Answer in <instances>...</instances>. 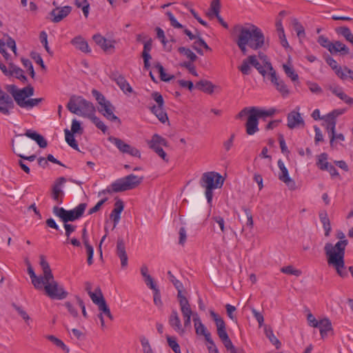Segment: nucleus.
<instances>
[{
    "label": "nucleus",
    "mask_w": 353,
    "mask_h": 353,
    "mask_svg": "<svg viewBox=\"0 0 353 353\" xmlns=\"http://www.w3.org/2000/svg\"><path fill=\"white\" fill-rule=\"evenodd\" d=\"M44 290L46 295L52 299L62 300L65 299L68 294L63 286L59 285L56 281L46 283Z\"/></svg>",
    "instance_id": "9"
},
{
    "label": "nucleus",
    "mask_w": 353,
    "mask_h": 353,
    "mask_svg": "<svg viewBox=\"0 0 353 353\" xmlns=\"http://www.w3.org/2000/svg\"><path fill=\"white\" fill-rule=\"evenodd\" d=\"M90 119L96 125V127L101 130L103 133H105L107 132V126L95 114L93 117H92Z\"/></svg>",
    "instance_id": "51"
},
{
    "label": "nucleus",
    "mask_w": 353,
    "mask_h": 353,
    "mask_svg": "<svg viewBox=\"0 0 353 353\" xmlns=\"http://www.w3.org/2000/svg\"><path fill=\"white\" fill-rule=\"evenodd\" d=\"M210 314L214 321L215 322L216 326L217 335L219 336L220 340L224 345L225 347L230 346L232 345V342L229 338V336L226 332L225 323L223 319L219 316L216 313H215L213 310L210 311Z\"/></svg>",
    "instance_id": "7"
},
{
    "label": "nucleus",
    "mask_w": 353,
    "mask_h": 353,
    "mask_svg": "<svg viewBox=\"0 0 353 353\" xmlns=\"http://www.w3.org/2000/svg\"><path fill=\"white\" fill-rule=\"evenodd\" d=\"M224 179L217 172H208L202 174L199 183L202 188H205V196L209 203L212 200V190L221 188Z\"/></svg>",
    "instance_id": "4"
},
{
    "label": "nucleus",
    "mask_w": 353,
    "mask_h": 353,
    "mask_svg": "<svg viewBox=\"0 0 353 353\" xmlns=\"http://www.w3.org/2000/svg\"><path fill=\"white\" fill-rule=\"evenodd\" d=\"M278 166L281 170V173L279 174V179L280 181H283L290 177L288 170L281 160L278 161Z\"/></svg>",
    "instance_id": "50"
},
{
    "label": "nucleus",
    "mask_w": 353,
    "mask_h": 353,
    "mask_svg": "<svg viewBox=\"0 0 353 353\" xmlns=\"http://www.w3.org/2000/svg\"><path fill=\"white\" fill-rule=\"evenodd\" d=\"M67 181V179L61 176L57 178L52 186L51 197L58 204L63 203L64 192L62 190V185Z\"/></svg>",
    "instance_id": "11"
},
{
    "label": "nucleus",
    "mask_w": 353,
    "mask_h": 353,
    "mask_svg": "<svg viewBox=\"0 0 353 353\" xmlns=\"http://www.w3.org/2000/svg\"><path fill=\"white\" fill-rule=\"evenodd\" d=\"M94 41L101 47V48L105 52L112 53L114 50V41L106 39L100 34H94L92 37Z\"/></svg>",
    "instance_id": "15"
},
{
    "label": "nucleus",
    "mask_w": 353,
    "mask_h": 353,
    "mask_svg": "<svg viewBox=\"0 0 353 353\" xmlns=\"http://www.w3.org/2000/svg\"><path fill=\"white\" fill-rule=\"evenodd\" d=\"M292 25L299 38L301 39L305 37V29L296 19L294 18L292 20Z\"/></svg>",
    "instance_id": "40"
},
{
    "label": "nucleus",
    "mask_w": 353,
    "mask_h": 353,
    "mask_svg": "<svg viewBox=\"0 0 353 353\" xmlns=\"http://www.w3.org/2000/svg\"><path fill=\"white\" fill-rule=\"evenodd\" d=\"M66 108L70 112L89 119L96 112V108L93 103L80 96H72L67 103Z\"/></svg>",
    "instance_id": "3"
},
{
    "label": "nucleus",
    "mask_w": 353,
    "mask_h": 353,
    "mask_svg": "<svg viewBox=\"0 0 353 353\" xmlns=\"http://www.w3.org/2000/svg\"><path fill=\"white\" fill-rule=\"evenodd\" d=\"M87 204L85 203H81L74 209L70 210H67L63 208L54 206L52 212L56 216L59 217L63 223H66L80 219L83 216Z\"/></svg>",
    "instance_id": "6"
},
{
    "label": "nucleus",
    "mask_w": 353,
    "mask_h": 353,
    "mask_svg": "<svg viewBox=\"0 0 353 353\" xmlns=\"http://www.w3.org/2000/svg\"><path fill=\"white\" fill-rule=\"evenodd\" d=\"M283 68L287 77H289L293 82L299 81V75L297 73H296L292 66L288 64H283Z\"/></svg>",
    "instance_id": "38"
},
{
    "label": "nucleus",
    "mask_w": 353,
    "mask_h": 353,
    "mask_svg": "<svg viewBox=\"0 0 353 353\" xmlns=\"http://www.w3.org/2000/svg\"><path fill=\"white\" fill-rule=\"evenodd\" d=\"M73 134H83V129L81 126V123L76 119H73L72 121L71 130H70Z\"/></svg>",
    "instance_id": "57"
},
{
    "label": "nucleus",
    "mask_w": 353,
    "mask_h": 353,
    "mask_svg": "<svg viewBox=\"0 0 353 353\" xmlns=\"http://www.w3.org/2000/svg\"><path fill=\"white\" fill-rule=\"evenodd\" d=\"M108 139L111 143L116 145L121 152L128 154L132 157L141 158V152L137 148L125 143L123 140L119 138L110 137Z\"/></svg>",
    "instance_id": "10"
},
{
    "label": "nucleus",
    "mask_w": 353,
    "mask_h": 353,
    "mask_svg": "<svg viewBox=\"0 0 353 353\" xmlns=\"http://www.w3.org/2000/svg\"><path fill=\"white\" fill-rule=\"evenodd\" d=\"M232 34L236 36L234 41L243 55L247 54V46L256 50L265 45V36L262 30L252 24L248 27L236 24L232 30Z\"/></svg>",
    "instance_id": "1"
},
{
    "label": "nucleus",
    "mask_w": 353,
    "mask_h": 353,
    "mask_svg": "<svg viewBox=\"0 0 353 353\" xmlns=\"http://www.w3.org/2000/svg\"><path fill=\"white\" fill-rule=\"evenodd\" d=\"M264 332L267 338L270 340L272 345H275L276 349L281 347V343L279 340L274 336L273 330L270 325H265Z\"/></svg>",
    "instance_id": "35"
},
{
    "label": "nucleus",
    "mask_w": 353,
    "mask_h": 353,
    "mask_svg": "<svg viewBox=\"0 0 353 353\" xmlns=\"http://www.w3.org/2000/svg\"><path fill=\"white\" fill-rule=\"evenodd\" d=\"M177 298L182 314L192 312L188 300L184 295L182 294V292L181 291L179 292L177 294Z\"/></svg>",
    "instance_id": "32"
},
{
    "label": "nucleus",
    "mask_w": 353,
    "mask_h": 353,
    "mask_svg": "<svg viewBox=\"0 0 353 353\" xmlns=\"http://www.w3.org/2000/svg\"><path fill=\"white\" fill-rule=\"evenodd\" d=\"M216 87L211 81L208 80H201L196 83L197 89L208 94H212Z\"/></svg>",
    "instance_id": "29"
},
{
    "label": "nucleus",
    "mask_w": 353,
    "mask_h": 353,
    "mask_svg": "<svg viewBox=\"0 0 353 353\" xmlns=\"http://www.w3.org/2000/svg\"><path fill=\"white\" fill-rule=\"evenodd\" d=\"M71 43L78 50L83 52H90L91 50L88 42L81 36H77L71 40Z\"/></svg>",
    "instance_id": "27"
},
{
    "label": "nucleus",
    "mask_w": 353,
    "mask_h": 353,
    "mask_svg": "<svg viewBox=\"0 0 353 353\" xmlns=\"http://www.w3.org/2000/svg\"><path fill=\"white\" fill-rule=\"evenodd\" d=\"M194 62L191 61H184L183 63H181L179 65L182 68H186L190 74H192L194 77H198V73L196 71V68L194 65L193 64Z\"/></svg>",
    "instance_id": "53"
},
{
    "label": "nucleus",
    "mask_w": 353,
    "mask_h": 353,
    "mask_svg": "<svg viewBox=\"0 0 353 353\" xmlns=\"http://www.w3.org/2000/svg\"><path fill=\"white\" fill-rule=\"evenodd\" d=\"M221 8L220 0H212L210 3V10L212 13H208L209 17L219 14Z\"/></svg>",
    "instance_id": "54"
},
{
    "label": "nucleus",
    "mask_w": 353,
    "mask_h": 353,
    "mask_svg": "<svg viewBox=\"0 0 353 353\" xmlns=\"http://www.w3.org/2000/svg\"><path fill=\"white\" fill-rule=\"evenodd\" d=\"M47 338L51 342H52L54 344H55L57 347L61 348L63 350L65 351L66 352H69V348L59 339L55 337L53 335H49L47 336Z\"/></svg>",
    "instance_id": "49"
},
{
    "label": "nucleus",
    "mask_w": 353,
    "mask_h": 353,
    "mask_svg": "<svg viewBox=\"0 0 353 353\" xmlns=\"http://www.w3.org/2000/svg\"><path fill=\"white\" fill-rule=\"evenodd\" d=\"M300 107L297 106L295 110L290 112L287 117L288 127L290 129L299 128V126L304 127L305 122L299 113Z\"/></svg>",
    "instance_id": "12"
},
{
    "label": "nucleus",
    "mask_w": 353,
    "mask_h": 353,
    "mask_svg": "<svg viewBox=\"0 0 353 353\" xmlns=\"http://www.w3.org/2000/svg\"><path fill=\"white\" fill-rule=\"evenodd\" d=\"M281 272L286 274L294 275L296 276H299L302 274L300 270L294 269L292 265L283 267L281 269Z\"/></svg>",
    "instance_id": "47"
},
{
    "label": "nucleus",
    "mask_w": 353,
    "mask_h": 353,
    "mask_svg": "<svg viewBox=\"0 0 353 353\" xmlns=\"http://www.w3.org/2000/svg\"><path fill=\"white\" fill-rule=\"evenodd\" d=\"M178 52L184 56H185L189 61L191 62H194L197 59V56L190 49L185 47H179L178 48Z\"/></svg>",
    "instance_id": "42"
},
{
    "label": "nucleus",
    "mask_w": 353,
    "mask_h": 353,
    "mask_svg": "<svg viewBox=\"0 0 353 353\" xmlns=\"http://www.w3.org/2000/svg\"><path fill=\"white\" fill-rule=\"evenodd\" d=\"M65 141L73 149L79 150L78 144L74 139V134L72 133L68 129L64 130Z\"/></svg>",
    "instance_id": "39"
},
{
    "label": "nucleus",
    "mask_w": 353,
    "mask_h": 353,
    "mask_svg": "<svg viewBox=\"0 0 353 353\" xmlns=\"http://www.w3.org/2000/svg\"><path fill=\"white\" fill-rule=\"evenodd\" d=\"M259 57L261 59L263 60V65H261L259 61L258 60L256 59V57L255 55H251V56H249L248 57V60H249V62L250 63L254 66L258 71L259 72L262 74L263 77L265 76V74H267V72L266 70H268L266 67H265V63L266 62H269L268 61H267V56L263 54H259Z\"/></svg>",
    "instance_id": "19"
},
{
    "label": "nucleus",
    "mask_w": 353,
    "mask_h": 353,
    "mask_svg": "<svg viewBox=\"0 0 353 353\" xmlns=\"http://www.w3.org/2000/svg\"><path fill=\"white\" fill-rule=\"evenodd\" d=\"M11 305L18 312L21 317L25 321L26 324L29 325V321L30 320V317L24 310V309L21 306L17 305L15 303H12Z\"/></svg>",
    "instance_id": "44"
},
{
    "label": "nucleus",
    "mask_w": 353,
    "mask_h": 353,
    "mask_svg": "<svg viewBox=\"0 0 353 353\" xmlns=\"http://www.w3.org/2000/svg\"><path fill=\"white\" fill-rule=\"evenodd\" d=\"M166 338L168 345L170 346V347L172 348V350L174 352H176L177 351L180 350V346L177 343L175 337L167 336Z\"/></svg>",
    "instance_id": "58"
},
{
    "label": "nucleus",
    "mask_w": 353,
    "mask_h": 353,
    "mask_svg": "<svg viewBox=\"0 0 353 353\" xmlns=\"http://www.w3.org/2000/svg\"><path fill=\"white\" fill-rule=\"evenodd\" d=\"M195 332L197 335L203 336L205 340H209L211 337V334L209 332L205 326L202 323H199L194 326Z\"/></svg>",
    "instance_id": "43"
},
{
    "label": "nucleus",
    "mask_w": 353,
    "mask_h": 353,
    "mask_svg": "<svg viewBox=\"0 0 353 353\" xmlns=\"http://www.w3.org/2000/svg\"><path fill=\"white\" fill-rule=\"evenodd\" d=\"M192 48L196 51L200 55H203V52L201 50V47L204 48L206 50L211 52L212 48L206 43V42L201 37V36L196 39L192 46Z\"/></svg>",
    "instance_id": "36"
},
{
    "label": "nucleus",
    "mask_w": 353,
    "mask_h": 353,
    "mask_svg": "<svg viewBox=\"0 0 353 353\" xmlns=\"http://www.w3.org/2000/svg\"><path fill=\"white\" fill-rule=\"evenodd\" d=\"M252 111L253 112L252 114L254 115L257 119L263 117H272L276 112V110L274 108L265 110L254 106L252 107Z\"/></svg>",
    "instance_id": "34"
},
{
    "label": "nucleus",
    "mask_w": 353,
    "mask_h": 353,
    "mask_svg": "<svg viewBox=\"0 0 353 353\" xmlns=\"http://www.w3.org/2000/svg\"><path fill=\"white\" fill-rule=\"evenodd\" d=\"M149 142L153 143L154 144L157 143L158 145L168 146L167 140L157 134H154Z\"/></svg>",
    "instance_id": "59"
},
{
    "label": "nucleus",
    "mask_w": 353,
    "mask_h": 353,
    "mask_svg": "<svg viewBox=\"0 0 353 353\" xmlns=\"http://www.w3.org/2000/svg\"><path fill=\"white\" fill-rule=\"evenodd\" d=\"M21 61L23 65L29 71L30 77L34 78L35 72L32 62L28 59L26 58H21Z\"/></svg>",
    "instance_id": "56"
},
{
    "label": "nucleus",
    "mask_w": 353,
    "mask_h": 353,
    "mask_svg": "<svg viewBox=\"0 0 353 353\" xmlns=\"http://www.w3.org/2000/svg\"><path fill=\"white\" fill-rule=\"evenodd\" d=\"M258 125L259 119H257V118H256L255 116L253 115L252 114L251 115H249V117H248V119L245 125L246 133L248 135L254 134L259 130Z\"/></svg>",
    "instance_id": "25"
},
{
    "label": "nucleus",
    "mask_w": 353,
    "mask_h": 353,
    "mask_svg": "<svg viewBox=\"0 0 353 353\" xmlns=\"http://www.w3.org/2000/svg\"><path fill=\"white\" fill-rule=\"evenodd\" d=\"M155 68L158 70L161 81L168 82L174 78V75H168L165 72L164 68L161 63H157Z\"/></svg>",
    "instance_id": "45"
},
{
    "label": "nucleus",
    "mask_w": 353,
    "mask_h": 353,
    "mask_svg": "<svg viewBox=\"0 0 353 353\" xmlns=\"http://www.w3.org/2000/svg\"><path fill=\"white\" fill-rule=\"evenodd\" d=\"M72 11V7L65 6L62 8H56L53 9L50 15L52 17V21L54 23H58L66 17Z\"/></svg>",
    "instance_id": "17"
},
{
    "label": "nucleus",
    "mask_w": 353,
    "mask_h": 353,
    "mask_svg": "<svg viewBox=\"0 0 353 353\" xmlns=\"http://www.w3.org/2000/svg\"><path fill=\"white\" fill-rule=\"evenodd\" d=\"M84 286H85V290L88 292V295L90 296V299H92V301H93V299H97L99 297V294H98V292H97L95 290V293L92 292V283L89 281H86L84 283Z\"/></svg>",
    "instance_id": "60"
},
{
    "label": "nucleus",
    "mask_w": 353,
    "mask_h": 353,
    "mask_svg": "<svg viewBox=\"0 0 353 353\" xmlns=\"http://www.w3.org/2000/svg\"><path fill=\"white\" fill-rule=\"evenodd\" d=\"M140 341L143 347V353H153L149 341L145 336H141L140 339Z\"/></svg>",
    "instance_id": "63"
},
{
    "label": "nucleus",
    "mask_w": 353,
    "mask_h": 353,
    "mask_svg": "<svg viewBox=\"0 0 353 353\" xmlns=\"http://www.w3.org/2000/svg\"><path fill=\"white\" fill-rule=\"evenodd\" d=\"M92 94L93 97H95L96 100L99 104V108H101L103 106V104H105L106 103L107 101H108V100L105 99V97L100 92L95 89H93L92 90Z\"/></svg>",
    "instance_id": "55"
},
{
    "label": "nucleus",
    "mask_w": 353,
    "mask_h": 353,
    "mask_svg": "<svg viewBox=\"0 0 353 353\" xmlns=\"http://www.w3.org/2000/svg\"><path fill=\"white\" fill-rule=\"evenodd\" d=\"M265 65L270 71L269 79L270 81L274 84L276 89L280 92L283 97H287L290 92L284 81L276 75V71L274 70L270 62H266Z\"/></svg>",
    "instance_id": "8"
},
{
    "label": "nucleus",
    "mask_w": 353,
    "mask_h": 353,
    "mask_svg": "<svg viewBox=\"0 0 353 353\" xmlns=\"http://www.w3.org/2000/svg\"><path fill=\"white\" fill-rule=\"evenodd\" d=\"M96 291L98 292L99 297L97 299H93L92 302L98 306L99 310L101 312L100 313H102V314H105L111 321H112L114 319V317L111 314L108 305L106 303V301L103 297L101 289L98 288L96 289Z\"/></svg>",
    "instance_id": "13"
},
{
    "label": "nucleus",
    "mask_w": 353,
    "mask_h": 353,
    "mask_svg": "<svg viewBox=\"0 0 353 353\" xmlns=\"http://www.w3.org/2000/svg\"><path fill=\"white\" fill-rule=\"evenodd\" d=\"M32 283L36 289L41 290L46 285V281L41 276H35L31 279Z\"/></svg>",
    "instance_id": "61"
},
{
    "label": "nucleus",
    "mask_w": 353,
    "mask_h": 353,
    "mask_svg": "<svg viewBox=\"0 0 353 353\" xmlns=\"http://www.w3.org/2000/svg\"><path fill=\"white\" fill-rule=\"evenodd\" d=\"M316 327L319 328L322 339L325 338L327 332L332 330V323L327 318L320 320Z\"/></svg>",
    "instance_id": "28"
},
{
    "label": "nucleus",
    "mask_w": 353,
    "mask_h": 353,
    "mask_svg": "<svg viewBox=\"0 0 353 353\" xmlns=\"http://www.w3.org/2000/svg\"><path fill=\"white\" fill-rule=\"evenodd\" d=\"M116 253L121 260V265L123 268L128 265V255L125 250V245L123 239L119 238L117 241Z\"/></svg>",
    "instance_id": "20"
},
{
    "label": "nucleus",
    "mask_w": 353,
    "mask_h": 353,
    "mask_svg": "<svg viewBox=\"0 0 353 353\" xmlns=\"http://www.w3.org/2000/svg\"><path fill=\"white\" fill-rule=\"evenodd\" d=\"M40 265L42 268L43 274L41 277L46 281V284L52 282V281H54L50 265L46 261L43 256H40Z\"/></svg>",
    "instance_id": "24"
},
{
    "label": "nucleus",
    "mask_w": 353,
    "mask_h": 353,
    "mask_svg": "<svg viewBox=\"0 0 353 353\" xmlns=\"http://www.w3.org/2000/svg\"><path fill=\"white\" fill-rule=\"evenodd\" d=\"M168 274L170 277V281L173 283V285L177 290L178 292L179 291H181L182 292V289H183V284L181 283V282L179 281V280H177L170 271L168 272Z\"/></svg>",
    "instance_id": "62"
},
{
    "label": "nucleus",
    "mask_w": 353,
    "mask_h": 353,
    "mask_svg": "<svg viewBox=\"0 0 353 353\" xmlns=\"http://www.w3.org/2000/svg\"><path fill=\"white\" fill-rule=\"evenodd\" d=\"M164 106H156L154 105L150 108L151 112L156 115L159 120L164 123L168 121L167 113L164 111Z\"/></svg>",
    "instance_id": "33"
},
{
    "label": "nucleus",
    "mask_w": 353,
    "mask_h": 353,
    "mask_svg": "<svg viewBox=\"0 0 353 353\" xmlns=\"http://www.w3.org/2000/svg\"><path fill=\"white\" fill-rule=\"evenodd\" d=\"M320 169L321 170H327L330 172L332 176H339V174L337 171V170L335 168V167L330 163L329 162H325L324 164H323Z\"/></svg>",
    "instance_id": "46"
},
{
    "label": "nucleus",
    "mask_w": 353,
    "mask_h": 353,
    "mask_svg": "<svg viewBox=\"0 0 353 353\" xmlns=\"http://www.w3.org/2000/svg\"><path fill=\"white\" fill-rule=\"evenodd\" d=\"M124 209V203L121 199H118L114 203V208L110 214V218L113 221V229L116 228L121 219V213Z\"/></svg>",
    "instance_id": "21"
},
{
    "label": "nucleus",
    "mask_w": 353,
    "mask_h": 353,
    "mask_svg": "<svg viewBox=\"0 0 353 353\" xmlns=\"http://www.w3.org/2000/svg\"><path fill=\"white\" fill-rule=\"evenodd\" d=\"M169 324L176 332L180 334L184 333V329L182 327L181 320L176 310H172L169 318Z\"/></svg>",
    "instance_id": "26"
},
{
    "label": "nucleus",
    "mask_w": 353,
    "mask_h": 353,
    "mask_svg": "<svg viewBox=\"0 0 353 353\" xmlns=\"http://www.w3.org/2000/svg\"><path fill=\"white\" fill-rule=\"evenodd\" d=\"M166 15L168 16V17L170 21V24L172 27H174V28H183V26L176 21V19H175V17H174V15L172 14V13L171 12L168 11L166 12Z\"/></svg>",
    "instance_id": "64"
},
{
    "label": "nucleus",
    "mask_w": 353,
    "mask_h": 353,
    "mask_svg": "<svg viewBox=\"0 0 353 353\" xmlns=\"http://www.w3.org/2000/svg\"><path fill=\"white\" fill-rule=\"evenodd\" d=\"M332 54L345 56L350 54V48L340 41H334L329 51Z\"/></svg>",
    "instance_id": "22"
},
{
    "label": "nucleus",
    "mask_w": 353,
    "mask_h": 353,
    "mask_svg": "<svg viewBox=\"0 0 353 353\" xmlns=\"http://www.w3.org/2000/svg\"><path fill=\"white\" fill-rule=\"evenodd\" d=\"M336 236L339 241L335 245L331 243H325L324 251L328 265L334 268L339 276L345 278L348 275L344 259L348 241L342 231H338Z\"/></svg>",
    "instance_id": "2"
},
{
    "label": "nucleus",
    "mask_w": 353,
    "mask_h": 353,
    "mask_svg": "<svg viewBox=\"0 0 353 353\" xmlns=\"http://www.w3.org/2000/svg\"><path fill=\"white\" fill-rule=\"evenodd\" d=\"M335 31L339 35L343 36L347 41L353 45V34L348 27H338L335 29Z\"/></svg>",
    "instance_id": "37"
},
{
    "label": "nucleus",
    "mask_w": 353,
    "mask_h": 353,
    "mask_svg": "<svg viewBox=\"0 0 353 353\" xmlns=\"http://www.w3.org/2000/svg\"><path fill=\"white\" fill-rule=\"evenodd\" d=\"M115 108L111 103L110 101H107L106 103L103 104L101 108H98V111L101 113L107 119L111 121H117L118 123H121L120 119L114 115V111Z\"/></svg>",
    "instance_id": "16"
},
{
    "label": "nucleus",
    "mask_w": 353,
    "mask_h": 353,
    "mask_svg": "<svg viewBox=\"0 0 353 353\" xmlns=\"http://www.w3.org/2000/svg\"><path fill=\"white\" fill-rule=\"evenodd\" d=\"M326 63L329 66L334 70L336 74L342 80H346L347 79V74L344 73V67L339 65L336 61L334 60L332 57L328 55L325 58Z\"/></svg>",
    "instance_id": "23"
},
{
    "label": "nucleus",
    "mask_w": 353,
    "mask_h": 353,
    "mask_svg": "<svg viewBox=\"0 0 353 353\" xmlns=\"http://www.w3.org/2000/svg\"><path fill=\"white\" fill-rule=\"evenodd\" d=\"M44 100L43 98H37V99H27L26 101H24L23 105L21 108H33L34 106H37L41 102Z\"/></svg>",
    "instance_id": "52"
},
{
    "label": "nucleus",
    "mask_w": 353,
    "mask_h": 353,
    "mask_svg": "<svg viewBox=\"0 0 353 353\" xmlns=\"http://www.w3.org/2000/svg\"><path fill=\"white\" fill-rule=\"evenodd\" d=\"M14 141H12V143ZM28 142L27 141H22L21 142H20L17 147V149L16 150H14V148L12 147V150H13V152L17 154V156H19V157H21V159H26V160H28L30 161H34V159H36V155L34 154H32L31 156H24L23 154H21V152H23V149L25 148H26V146L28 145Z\"/></svg>",
    "instance_id": "31"
},
{
    "label": "nucleus",
    "mask_w": 353,
    "mask_h": 353,
    "mask_svg": "<svg viewBox=\"0 0 353 353\" xmlns=\"http://www.w3.org/2000/svg\"><path fill=\"white\" fill-rule=\"evenodd\" d=\"M143 179V176L139 177L133 174H129L113 182L110 185L111 189H107V192H121L134 189L141 183Z\"/></svg>",
    "instance_id": "5"
},
{
    "label": "nucleus",
    "mask_w": 353,
    "mask_h": 353,
    "mask_svg": "<svg viewBox=\"0 0 353 353\" xmlns=\"http://www.w3.org/2000/svg\"><path fill=\"white\" fill-rule=\"evenodd\" d=\"M319 219L323 225V229L325 230V236H329L331 232V224L330 221L328 218L327 213L326 211L323 210L319 212Z\"/></svg>",
    "instance_id": "30"
},
{
    "label": "nucleus",
    "mask_w": 353,
    "mask_h": 353,
    "mask_svg": "<svg viewBox=\"0 0 353 353\" xmlns=\"http://www.w3.org/2000/svg\"><path fill=\"white\" fill-rule=\"evenodd\" d=\"M110 79L116 82L123 92L132 93L133 92L132 87L125 80V77L119 72H112L111 74Z\"/></svg>",
    "instance_id": "18"
},
{
    "label": "nucleus",
    "mask_w": 353,
    "mask_h": 353,
    "mask_svg": "<svg viewBox=\"0 0 353 353\" xmlns=\"http://www.w3.org/2000/svg\"><path fill=\"white\" fill-rule=\"evenodd\" d=\"M34 92V88L31 85H28L22 89H19L17 93L14 95V100L19 107H21L23 105V103L27 101L26 99L32 97Z\"/></svg>",
    "instance_id": "14"
},
{
    "label": "nucleus",
    "mask_w": 353,
    "mask_h": 353,
    "mask_svg": "<svg viewBox=\"0 0 353 353\" xmlns=\"http://www.w3.org/2000/svg\"><path fill=\"white\" fill-rule=\"evenodd\" d=\"M318 43L323 48H326L330 51L333 41H330V39L324 35H320L317 39Z\"/></svg>",
    "instance_id": "48"
},
{
    "label": "nucleus",
    "mask_w": 353,
    "mask_h": 353,
    "mask_svg": "<svg viewBox=\"0 0 353 353\" xmlns=\"http://www.w3.org/2000/svg\"><path fill=\"white\" fill-rule=\"evenodd\" d=\"M10 104L6 103L4 100H0V112L4 115H9L10 110L14 108V103L12 98H10Z\"/></svg>",
    "instance_id": "41"
}]
</instances>
